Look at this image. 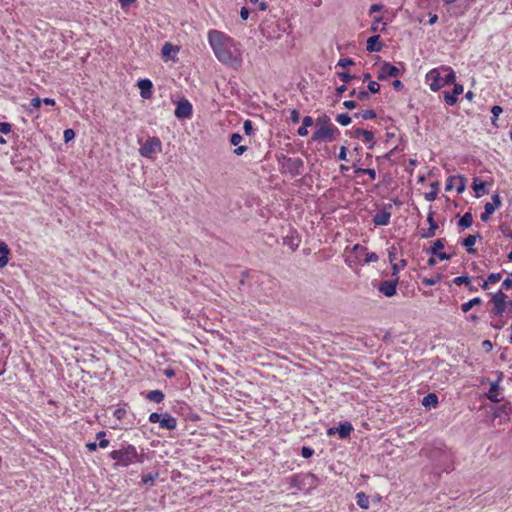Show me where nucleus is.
Listing matches in <instances>:
<instances>
[{
	"label": "nucleus",
	"instance_id": "obj_12",
	"mask_svg": "<svg viewBox=\"0 0 512 512\" xmlns=\"http://www.w3.org/2000/svg\"><path fill=\"white\" fill-rule=\"evenodd\" d=\"M391 205H388V208L383 209L382 211L377 212L373 216V223L377 226H386L390 222L391 218Z\"/></svg>",
	"mask_w": 512,
	"mask_h": 512
},
{
	"label": "nucleus",
	"instance_id": "obj_58",
	"mask_svg": "<svg viewBox=\"0 0 512 512\" xmlns=\"http://www.w3.org/2000/svg\"><path fill=\"white\" fill-rule=\"evenodd\" d=\"M160 417H161V414L153 412L149 416V422H151V423H159Z\"/></svg>",
	"mask_w": 512,
	"mask_h": 512
},
{
	"label": "nucleus",
	"instance_id": "obj_17",
	"mask_svg": "<svg viewBox=\"0 0 512 512\" xmlns=\"http://www.w3.org/2000/svg\"><path fill=\"white\" fill-rule=\"evenodd\" d=\"M382 49V44L380 42V36L374 35L367 39L366 50L368 52H379Z\"/></svg>",
	"mask_w": 512,
	"mask_h": 512
},
{
	"label": "nucleus",
	"instance_id": "obj_3",
	"mask_svg": "<svg viewBox=\"0 0 512 512\" xmlns=\"http://www.w3.org/2000/svg\"><path fill=\"white\" fill-rule=\"evenodd\" d=\"M110 457L115 461V466L127 467L136 462H142L140 456L133 445H126L110 453Z\"/></svg>",
	"mask_w": 512,
	"mask_h": 512
},
{
	"label": "nucleus",
	"instance_id": "obj_19",
	"mask_svg": "<svg viewBox=\"0 0 512 512\" xmlns=\"http://www.w3.org/2000/svg\"><path fill=\"white\" fill-rule=\"evenodd\" d=\"M482 239V236L477 233L476 235H468L462 242V245L467 249L468 253H475L476 250L473 248L475 245L476 239Z\"/></svg>",
	"mask_w": 512,
	"mask_h": 512
},
{
	"label": "nucleus",
	"instance_id": "obj_7",
	"mask_svg": "<svg viewBox=\"0 0 512 512\" xmlns=\"http://www.w3.org/2000/svg\"><path fill=\"white\" fill-rule=\"evenodd\" d=\"M399 75H400L399 68H397L396 66H394L388 62H385L381 66L377 77L379 80H386L389 77H397Z\"/></svg>",
	"mask_w": 512,
	"mask_h": 512
},
{
	"label": "nucleus",
	"instance_id": "obj_15",
	"mask_svg": "<svg viewBox=\"0 0 512 512\" xmlns=\"http://www.w3.org/2000/svg\"><path fill=\"white\" fill-rule=\"evenodd\" d=\"M159 425L162 429L174 430L177 426V420L168 413L161 414Z\"/></svg>",
	"mask_w": 512,
	"mask_h": 512
},
{
	"label": "nucleus",
	"instance_id": "obj_10",
	"mask_svg": "<svg viewBox=\"0 0 512 512\" xmlns=\"http://www.w3.org/2000/svg\"><path fill=\"white\" fill-rule=\"evenodd\" d=\"M502 373L498 376L497 380L493 383H491L489 391L487 393V397L490 401L494 403H498L502 401L503 397L501 396L500 389H499V383L502 380Z\"/></svg>",
	"mask_w": 512,
	"mask_h": 512
},
{
	"label": "nucleus",
	"instance_id": "obj_41",
	"mask_svg": "<svg viewBox=\"0 0 512 512\" xmlns=\"http://www.w3.org/2000/svg\"><path fill=\"white\" fill-rule=\"evenodd\" d=\"M157 477H158V473H155V474L149 473L142 477V482H143V484H149V483L153 484L154 480Z\"/></svg>",
	"mask_w": 512,
	"mask_h": 512
},
{
	"label": "nucleus",
	"instance_id": "obj_59",
	"mask_svg": "<svg viewBox=\"0 0 512 512\" xmlns=\"http://www.w3.org/2000/svg\"><path fill=\"white\" fill-rule=\"evenodd\" d=\"M9 253H10V249H9L8 245L4 241L0 240V254H9Z\"/></svg>",
	"mask_w": 512,
	"mask_h": 512
},
{
	"label": "nucleus",
	"instance_id": "obj_5",
	"mask_svg": "<svg viewBox=\"0 0 512 512\" xmlns=\"http://www.w3.org/2000/svg\"><path fill=\"white\" fill-rule=\"evenodd\" d=\"M162 144L159 138L149 137L140 147L139 153L142 157L152 158L154 154L161 152Z\"/></svg>",
	"mask_w": 512,
	"mask_h": 512
},
{
	"label": "nucleus",
	"instance_id": "obj_33",
	"mask_svg": "<svg viewBox=\"0 0 512 512\" xmlns=\"http://www.w3.org/2000/svg\"><path fill=\"white\" fill-rule=\"evenodd\" d=\"M503 112V109L501 106H498V105H495L492 107L491 109V113L493 115L492 119H491V122L494 126H497L496 124V120L498 118V116Z\"/></svg>",
	"mask_w": 512,
	"mask_h": 512
},
{
	"label": "nucleus",
	"instance_id": "obj_61",
	"mask_svg": "<svg viewBox=\"0 0 512 512\" xmlns=\"http://www.w3.org/2000/svg\"><path fill=\"white\" fill-rule=\"evenodd\" d=\"M8 254H1L0 256V269L4 268L8 263Z\"/></svg>",
	"mask_w": 512,
	"mask_h": 512
},
{
	"label": "nucleus",
	"instance_id": "obj_29",
	"mask_svg": "<svg viewBox=\"0 0 512 512\" xmlns=\"http://www.w3.org/2000/svg\"><path fill=\"white\" fill-rule=\"evenodd\" d=\"M299 243H300L299 239L298 238H294L293 236L286 237L284 239V244L288 245L293 251H295L298 248Z\"/></svg>",
	"mask_w": 512,
	"mask_h": 512
},
{
	"label": "nucleus",
	"instance_id": "obj_62",
	"mask_svg": "<svg viewBox=\"0 0 512 512\" xmlns=\"http://www.w3.org/2000/svg\"><path fill=\"white\" fill-rule=\"evenodd\" d=\"M343 105L345 108L351 110V109H354L356 108L357 104L355 101H352V100H346L343 102Z\"/></svg>",
	"mask_w": 512,
	"mask_h": 512
},
{
	"label": "nucleus",
	"instance_id": "obj_37",
	"mask_svg": "<svg viewBox=\"0 0 512 512\" xmlns=\"http://www.w3.org/2000/svg\"><path fill=\"white\" fill-rule=\"evenodd\" d=\"M354 64H355L354 60L351 59V58H341L338 61L337 66L342 67V68H346V67L352 66Z\"/></svg>",
	"mask_w": 512,
	"mask_h": 512
},
{
	"label": "nucleus",
	"instance_id": "obj_55",
	"mask_svg": "<svg viewBox=\"0 0 512 512\" xmlns=\"http://www.w3.org/2000/svg\"><path fill=\"white\" fill-rule=\"evenodd\" d=\"M114 417L118 420H122L126 415V410L124 408H117L114 413Z\"/></svg>",
	"mask_w": 512,
	"mask_h": 512
},
{
	"label": "nucleus",
	"instance_id": "obj_53",
	"mask_svg": "<svg viewBox=\"0 0 512 512\" xmlns=\"http://www.w3.org/2000/svg\"><path fill=\"white\" fill-rule=\"evenodd\" d=\"M11 124L7 122H1L0 123V132L2 134H8L11 131Z\"/></svg>",
	"mask_w": 512,
	"mask_h": 512
},
{
	"label": "nucleus",
	"instance_id": "obj_54",
	"mask_svg": "<svg viewBox=\"0 0 512 512\" xmlns=\"http://www.w3.org/2000/svg\"><path fill=\"white\" fill-rule=\"evenodd\" d=\"M440 280L439 277H436V278H423L422 279V283L426 286H433L435 284L438 283V281Z\"/></svg>",
	"mask_w": 512,
	"mask_h": 512
},
{
	"label": "nucleus",
	"instance_id": "obj_46",
	"mask_svg": "<svg viewBox=\"0 0 512 512\" xmlns=\"http://www.w3.org/2000/svg\"><path fill=\"white\" fill-rule=\"evenodd\" d=\"M362 138H363L364 142L370 143V142L374 141V134L371 131L364 130V132L362 134Z\"/></svg>",
	"mask_w": 512,
	"mask_h": 512
},
{
	"label": "nucleus",
	"instance_id": "obj_16",
	"mask_svg": "<svg viewBox=\"0 0 512 512\" xmlns=\"http://www.w3.org/2000/svg\"><path fill=\"white\" fill-rule=\"evenodd\" d=\"M140 89V95L144 99H149L152 96V82L149 79H141L137 84Z\"/></svg>",
	"mask_w": 512,
	"mask_h": 512
},
{
	"label": "nucleus",
	"instance_id": "obj_42",
	"mask_svg": "<svg viewBox=\"0 0 512 512\" xmlns=\"http://www.w3.org/2000/svg\"><path fill=\"white\" fill-rule=\"evenodd\" d=\"M243 129L246 135H251L253 132V123L251 120L247 119L244 121Z\"/></svg>",
	"mask_w": 512,
	"mask_h": 512
},
{
	"label": "nucleus",
	"instance_id": "obj_44",
	"mask_svg": "<svg viewBox=\"0 0 512 512\" xmlns=\"http://www.w3.org/2000/svg\"><path fill=\"white\" fill-rule=\"evenodd\" d=\"M378 255L374 252H366L365 254V262L366 263H373L378 261Z\"/></svg>",
	"mask_w": 512,
	"mask_h": 512
},
{
	"label": "nucleus",
	"instance_id": "obj_30",
	"mask_svg": "<svg viewBox=\"0 0 512 512\" xmlns=\"http://www.w3.org/2000/svg\"><path fill=\"white\" fill-rule=\"evenodd\" d=\"M355 173L356 174H367L371 180H375L376 179V171L374 169H371V168H357L355 170Z\"/></svg>",
	"mask_w": 512,
	"mask_h": 512
},
{
	"label": "nucleus",
	"instance_id": "obj_52",
	"mask_svg": "<svg viewBox=\"0 0 512 512\" xmlns=\"http://www.w3.org/2000/svg\"><path fill=\"white\" fill-rule=\"evenodd\" d=\"M388 258H389V261L391 263H393L394 261H396L397 259V249L395 246H392L390 249H389V252H388Z\"/></svg>",
	"mask_w": 512,
	"mask_h": 512
},
{
	"label": "nucleus",
	"instance_id": "obj_57",
	"mask_svg": "<svg viewBox=\"0 0 512 512\" xmlns=\"http://www.w3.org/2000/svg\"><path fill=\"white\" fill-rule=\"evenodd\" d=\"M357 98L361 101H365L369 99V92L365 90H361L357 93Z\"/></svg>",
	"mask_w": 512,
	"mask_h": 512
},
{
	"label": "nucleus",
	"instance_id": "obj_31",
	"mask_svg": "<svg viewBox=\"0 0 512 512\" xmlns=\"http://www.w3.org/2000/svg\"><path fill=\"white\" fill-rule=\"evenodd\" d=\"M336 121L342 126H347L351 123V117L347 113H342L337 115Z\"/></svg>",
	"mask_w": 512,
	"mask_h": 512
},
{
	"label": "nucleus",
	"instance_id": "obj_38",
	"mask_svg": "<svg viewBox=\"0 0 512 512\" xmlns=\"http://www.w3.org/2000/svg\"><path fill=\"white\" fill-rule=\"evenodd\" d=\"M337 76L343 81L344 83L350 82L352 79L355 78L354 75H351L347 72H337Z\"/></svg>",
	"mask_w": 512,
	"mask_h": 512
},
{
	"label": "nucleus",
	"instance_id": "obj_34",
	"mask_svg": "<svg viewBox=\"0 0 512 512\" xmlns=\"http://www.w3.org/2000/svg\"><path fill=\"white\" fill-rule=\"evenodd\" d=\"M406 265H407V261L405 259H401L399 264L393 263L392 264V276L396 278L400 271V266L402 268H404Z\"/></svg>",
	"mask_w": 512,
	"mask_h": 512
},
{
	"label": "nucleus",
	"instance_id": "obj_28",
	"mask_svg": "<svg viewBox=\"0 0 512 512\" xmlns=\"http://www.w3.org/2000/svg\"><path fill=\"white\" fill-rule=\"evenodd\" d=\"M354 117L355 118H362L364 120H371V119H374L376 117V112L374 110H372V109H369V110H365L363 112L355 113Z\"/></svg>",
	"mask_w": 512,
	"mask_h": 512
},
{
	"label": "nucleus",
	"instance_id": "obj_25",
	"mask_svg": "<svg viewBox=\"0 0 512 512\" xmlns=\"http://www.w3.org/2000/svg\"><path fill=\"white\" fill-rule=\"evenodd\" d=\"M387 23L386 22H383V18L382 17H376L370 27V30L372 32H378V31H385V27H386Z\"/></svg>",
	"mask_w": 512,
	"mask_h": 512
},
{
	"label": "nucleus",
	"instance_id": "obj_24",
	"mask_svg": "<svg viewBox=\"0 0 512 512\" xmlns=\"http://www.w3.org/2000/svg\"><path fill=\"white\" fill-rule=\"evenodd\" d=\"M437 404H438V397L434 393L428 394L422 400V405L427 408L436 407Z\"/></svg>",
	"mask_w": 512,
	"mask_h": 512
},
{
	"label": "nucleus",
	"instance_id": "obj_4",
	"mask_svg": "<svg viewBox=\"0 0 512 512\" xmlns=\"http://www.w3.org/2000/svg\"><path fill=\"white\" fill-rule=\"evenodd\" d=\"M325 125H321L312 136L314 141H332L335 133H339L338 129L331 124L330 118L325 117Z\"/></svg>",
	"mask_w": 512,
	"mask_h": 512
},
{
	"label": "nucleus",
	"instance_id": "obj_13",
	"mask_svg": "<svg viewBox=\"0 0 512 512\" xmlns=\"http://www.w3.org/2000/svg\"><path fill=\"white\" fill-rule=\"evenodd\" d=\"M453 84H454V88H453V91H452L451 93H450V92H447V91H445V92L443 93V94H444V100H445V102H446L448 105H450V106H452V105H454V104H456V103H457V101H458V96H459L460 94H462V93H463V90H464L463 85H461V84H456V83H453Z\"/></svg>",
	"mask_w": 512,
	"mask_h": 512
},
{
	"label": "nucleus",
	"instance_id": "obj_64",
	"mask_svg": "<svg viewBox=\"0 0 512 512\" xmlns=\"http://www.w3.org/2000/svg\"><path fill=\"white\" fill-rule=\"evenodd\" d=\"M240 17L242 20H247L249 17V10L246 7H242L240 10Z\"/></svg>",
	"mask_w": 512,
	"mask_h": 512
},
{
	"label": "nucleus",
	"instance_id": "obj_39",
	"mask_svg": "<svg viewBox=\"0 0 512 512\" xmlns=\"http://www.w3.org/2000/svg\"><path fill=\"white\" fill-rule=\"evenodd\" d=\"M453 281H454V283H455L457 286H461V285H463V284H465V285H469V283H470V279H469V277H467V276H458V277H455Z\"/></svg>",
	"mask_w": 512,
	"mask_h": 512
},
{
	"label": "nucleus",
	"instance_id": "obj_43",
	"mask_svg": "<svg viewBox=\"0 0 512 512\" xmlns=\"http://www.w3.org/2000/svg\"><path fill=\"white\" fill-rule=\"evenodd\" d=\"M242 140H243V137L239 133H234L230 137V143L233 146H238Z\"/></svg>",
	"mask_w": 512,
	"mask_h": 512
},
{
	"label": "nucleus",
	"instance_id": "obj_26",
	"mask_svg": "<svg viewBox=\"0 0 512 512\" xmlns=\"http://www.w3.org/2000/svg\"><path fill=\"white\" fill-rule=\"evenodd\" d=\"M482 303V299L480 297H475L468 302H465L461 305V310L463 313H468L473 306L480 305Z\"/></svg>",
	"mask_w": 512,
	"mask_h": 512
},
{
	"label": "nucleus",
	"instance_id": "obj_18",
	"mask_svg": "<svg viewBox=\"0 0 512 512\" xmlns=\"http://www.w3.org/2000/svg\"><path fill=\"white\" fill-rule=\"evenodd\" d=\"M433 212L430 211L427 217V221L429 223V228L426 232L422 233L421 236L423 238H431L435 235L436 229L438 228L437 222L433 218Z\"/></svg>",
	"mask_w": 512,
	"mask_h": 512
},
{
	"label": "nucleus",
	"instance_id": "obj_23",
	"mask_svg": "<svg viewBox=\"0 0 512 512\" xmlns=\"http://www.w3.org/2000/svg\"><path fill=\"white\" fill-rule=\"evenodd\" d=\"M357 505L362 509H368L370 502L369 497L364 492H358L356 494Z\"/></svg>",
	"mask_w": 512,
	"mask_h": 512
},
{
	"label": "nucleus",
	"instance_id": "obj_11",
	"mask_svg": "<svg viewBox=\"0 0 512 512\" xmlns=\"http://www.w3.org/2000/svg\"><path fill=\"white\" fill-rule=\"evenodd\" d=\"M398 277L393 280L383 281L379 286V291L386 297H392L396 294Z\"/></svg>",
	"mask_w": 512,
	"mask_h": 512
},
{
	"label": "nucleus",
	"instance_id": "obj_2",
	"mask_svg": "<svg viewBox=\"0 0 512 512\" xmlns=\"http://www.w3.org/2000/svg\"><path fill=\"white\" fill-rule=\"evenodd\" d=\"M455 79V72L451 67L447 66L434 68L426 74V82L434 92L440 90L446 85L453 84Z\"/></svg>",
	"mask_w": 512,
	"mask_h": 512
},
{
	"label": "nucleus",
	"instance_id": "obj_51",
	"mask_svg": "<svg viewBox=\"0 0 512 512\" xmlns=\"http://www.w3.org/2000/svg\"><path fill=\"white\" fill-rule=\"evenodd\" d=\"M290 120L292 123H298L300 121V113L298 110L293 109L290 112Z\"/></svg>",
	"mask_w": 512,
	"mask_h": 512
},
{
	"label": "nucleus",
	"instance_id": "obj_56",
	"mask_svg": "<svg viewBox=\"0 0 512 512\" xmlns=\"http://www.w3.org/2000/svg\"><path fill=\"white\" fill-rule=\"evenodd\" d=\"M490 204H493L496 209H498L501 206V198L499 194H494L492 196V202Z\"/></svg>",
	"mask_w": 512,
	"mask_h": 512
},
{
	"label": "nucleus",
	"instance_id": "obj_21",
	"mask_svg": "<svg viewBox=\"0 0 512 512\" xmlns=\"http://www.w3.org/2000/svg\"><path fill=\"white\" fill-rule=\"evenodd\" d=\"M146 398L151 402L161 403L164 400L165 395L161 390H152L146 394Z\"/></svg>",
	"mask_w": 512,
	"mask_h": 512
},
{
	"label": "nucleus",
	"instance_id": "obj_47",
	"mask_svg": "<svg viewBox=\"0 0 512 512\" xmlns=\"http://www.w3.org/2000/svg\"><path fill=\"white\" fill-rule=\"evenodd\" d=\"M502 278V275L501 273H491L489 276H488V281L490 284H495L497 283L498 281H500Z\"/></svg>",
	"mask_w": 512,
	"mask_h": 512
},
{
	"label": "nucleus",
	"instance_id": "obj_14",
	"mask_svg": "<svg viewBox=\"0 0 512 512\" xmlns=\"http://www.w3.org/2000/svg\"><path fill=\"white\" fill-rule=\"evenodd\" d=\"M304 162L301 158H288L286 160V167L293 176L301 174Z\"/></svg>",
	"mask_w": 512,
	"mask_h": 512
},
{
	"label": "nucleus",
	"instance_id": "obj_9",
	"mask_svg": "<svg viewBox=\"0 0 512 512\" xmlns=\"http://www.w3.org/2000/svg\"><path fill=\"white\" fill-rule=\"evenodd\" d=\"M506 299L507 295L504 294L502 291H498L495 295L492 297V301L494 303L493 313L495 315H502L505 311V305H506Z\"/></svg>",
	"mask_w": 512,
	"mask_h": 512
},
{
	"label": "nucleus",
	"instance_id": "obj_36",
	"mask_svg": "<svg viewBox=\"0 0 512 512\" xmlns=\"http://www.w3.org/2000/svg\"><path fill=\"white\" fill-rule=\"evenodd\" d=\"M472 187L473 190L477 193V197H480L481 195L479 194V191L484 190L485 183L475 178Z\"/></svg>",
	"mask_w": 512,
	"mask_h": 512
},
{
	"label": "nucleus",
	"instance_id": "obj_48",
	"mask_svg": "<svg viewBox=\"0 0 512 512\" xmlns=\"http://www.w3.org/2000/svg\"><path fill=\"white\" fill-rule=\"evenodd\" d=\"M63 137H64V141L67 143V142L71 141L72 139H74L75 132L72 129H66L64 131Z\"/></svg>",
	"mask_w": 512,
	"mask_h": 512
},
{
	"label": "nucleus",
	"instance_id": "obj_50",
	"mask_svg": "<svg viewBox=\"0 0 512 512\" xmlns=\"http://www.w3.org/2000/svg\"><path fill=\"white\" fill-rule=\"evenodd\" d=\"M502 288L505 290L512 289V272L509 276L502 282Z\"/></svg>",
	"mask_w": 512,
	"mask_h": 512
},
{
	"label": "nucleus",
	"instance_id": "obj_6",
	"mask_svg": "<svg viewBox=\"0 0 512 512\" xmlns=\"http://www.w3.org/2000/svg\"><path fill=\"white\" fill-rule=\"evenodd\" d=\"M174 114L178 119L189 118L192 115L191 103L186 99L180 100L177 103Z\"/></svg>",
	"mask_w": 512,
	"mask_h": 512
},
{
	"label": "nucleus",
	"instance_id": "obj_45",
	"mask_svg": "<svg viewBox=\"0 0 512 512\" xmlns=\"http://www.w3.org/2000/svg\"><path fill=\"white\" fill-rule=\"evenodd\" d=\"M368 90L370 93H378L380 91V84L376 81H370L368 83Z\"/></svg>",
	"mask_w": 512,
	"mask_h": 512
},
{
	"label": "nucleus",
	"instance_id": "obj_63",
	"mask_svg": "<svg viewBox=\"0 0 512 512\" xmlns=\"http://www.w3.org/2000/svg\"><path fill=\"white\" fill-rule=\"evenodd\" d=\"M247 146H237V148L234 149V153L237 155V156H240L242 154H244L246 151H247Z\"/></svg>",
	"mask_w": 512,
	"mask_h": 512
},
{
	"label": "nucleus",
	"instance_id": "obj_22",
	"mask_svg": "<svg viewBox=\"0 0 512 512\" xmlns=\"http://www.w3.org/2000/svg\"><path fill=\"white\" fill-rule=\"evenodd\" d=\"M179 51V48L177 46L172 45L169 42H166L161 50L162 56L164 58L170 57L172 54H177Z\"/></svg>",
	"mask_w": 512,
	"mask_h": 512
},
{
	"label": "nucleus",
	"instance_id": "obj_27",
	"mask_svg": "<svg viewBox=\"0 0 512 512\" xmlns=\"http://www.w3.org/2000/svg\"><path fill=\"white\" fill-rule=\"evenodd\" d=\"M473 223V217H472V214L467 212L465 213L459 220L458 222V226L463 228V229H466V228H469Z\"/></svg>",
	"mask_w": 512,
	"mask_h": 512
},
{
	"label": "nucleus",
	"instance_id": "obj_40",
	"mask_svg": "<svg viewBox=\"0 0 512 512\" xmlns=\"http://www.w3.org/2000/svg\"><path fill=\"white\" fill-rule=\"evenodd\" d=\"M42 100L40 98H33L30 102L29 111L33 112V110H38L41 107Z\"/></svg>",
	"mask_w": 512,
	"mask_h": 512
},
{
	"label": "nucleus",
	"instance_id": "obj_35",
	"mask_svg": "<svg viewBox=\"0 0 512 512\" xmlns=\"http://www.w3.org/2000/svg\"><path fill=\"white\" fill-rule=\"evenodd\" d=\"M105 432L104 431H100L97 433V438L99 439V443L97 444L98 447L100 448H106L109 446V440L105 439Z\"/></svg>",
	"mask_w": 512,
	"mask_h": 512
},
{
	"label": "nucleus",
	"instance_id": "obj_1",
	"mask_svg": "<svg viewBox=\"0 0 512 512\" xmlns=\"http://www.w3.org/2000/svg\"><path fill=\"white\" fill-rule=\"evenodd\" d=\"M208 42L215 57L224 65L237 68L242 63L240 44L219 30L208 32Z\"/></svg>",
	"mask_w": 512,
	"mask_h": 512
},
{
	"label": "nucleus",
	"instance_id": "obj_60",
	"mask_svg": "<svg viewBox=\"0 0 512 512\" xmlns=\"http://www.w3.org/2000/svg\"><path fill=\"white\" fill-rule=\"evenodd\" d=\"M314 123L313 118L311 116H305L302 121V125L305 127H310Z\"/></svg>",
	"mask_w": 512,
	"mask_h": 512
},
{
	"label": "nucleus",
	"instance_id": "obj_8",
	"mask_svg": "<svg viewBox=\"0 0 512 512\" xmlns=\"http://www.w3.org/2000/svg\"><path fill=\"white\" fill-rule=\"evenodd\" d=\"M466 181L462 176H451L448 178L446 183V190L455 189L458 193H462L465 190Z\"/></svg>",
	"mask_w": 512,
	"mask_h": 512
},
{
	"label": "nucleus",
	"instance_id": "obj_20",
	"mask_svg": "<svg viewBox=\"0 0 512 512\" xmlns=\"http://www.w3.org/2000/svg\"><path fill=\"white\" fill-rule=\"evenodd\" d=\"M336 430H337V434L339 435V437L341 439H345V438L349 437V435L351 434V432L353 430V427H352L351 423L344 422V423H341L338 427H336Z\"/></svg>",
	"mask_w": 512,
	"mask_h": 512
},
{
	"label": "nucleus",
	"instance_id": "obj_32",
	"mask_svg": "<svg viewBox=\"0 0 512 512\" xmlns=\"http://www.w3.org/2000/svg\"><path fill=\"white\" fill-rule=\"evenodd\" d=\"M444 248V242L442 239H437L433 246L430 248L429 252L437 255L441 249Z\"/></svg>",
	"mask_w": 512,
	"mask_h": 512
},
{
	"label": "nucleus",
	"instance_id": "obj_49",
	"mask_svg": "<svg viewBox=\"0 0 512 512\" xmlns=\"http://www.w3.org/2000/svg\"><path fill=\"white\" fill-rule=\"evenodd\" d=\"M314 454V450L310 447L303 446L301 449V455L304 458H310Z\"/></svg>",
	"mask_w": 512,
	"mask_h": 512
}]
</instances>
